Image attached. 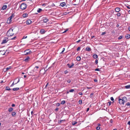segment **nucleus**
Segmentation results:
<instances>
[{"label":"nucleus","instance_id":"obj_1","mask_svg":"<svg viewBox=\"0 0 130 130\" xmlns=\"http://www.w3.org/2000/svg\"><path fill=\"white\" fill-rule=\"evenodd\" d=\"M13 29L11 28H10L7 31L6 33V35L7 36L10 37L13 36L14 33L13 32Z\"/></svg>","mask_w":130,"mask_h":130},{"label":"nucleus","instance_id":"obj_2","mask_svg":"<svg viewBox=\"0 0 130 130\" xmlns=\"http://www.w3.org/2000/svg\"><path fill=\"white\" fill-rule=\"evenodd\" d=\"M27 7V5L25 3H22L21 4L20 8L21 9L23 10L25 9Z\"/></svg>","mask_w":130,"mask_h":130},{"label":"nucleus","instance_id":"obj_3","mask_svg":"<svg viewBox=\"0 0 130 130\" xmlns=\"http://www.w3.org/2000/svg\"><path fill=\"white\" fill-rule=\"evenodd\" d=\"M67 66H68L69 68H71L74 66V64L72 62L70 64L69 63H68L67 64Z\"/></svg>","mask_w":130,"mask_h":130},{"label":"nucleus","instance_id":"obj_4","mask_svg":"<svg viewBox=\"0 0 130 130\" xmlns=\"http://www.w3.org/2000/svg\"><path fill=\"white\" fill-rule=\"evenodd\" d=\"M8 41V39L7 38H5L3 41L2 43H6Z\"/></svg>","mask_w":130,"mask_h":130},{"label":"nucleus","instance_id":"obj_5","mask_svg":"<svg viewBox=\"0 0 130 130\" xmlns=\"http://www.w3.org/2000/svg\"><path fill=\"white\" fill-rule=\"evenodd\" d=\"M25 22L27 25H29L32 22L30 20L28 19Z\"/></svg>","mask_w":130,"mask_h":130},{"label":"nucleus","instance_id":"obj_6","mask_svg":"<svg viewBox=\"0 0 130 130\" xmlns=\"http://www.w3.org/2000/svg\"><path fill=\"white\" fill-rule=\"evenodd\" d=\"M119 104H122L124 105V103L123 102L122 100L121 99H119Z\"/></svg>","mask_w":130,"mask_h":130},{"label":"nucleus","instance_id":"obj_7","mask_svg":"<svg viewBox=\"0 0 130 130\" xmlns=\"http://www.w3.org/2000/svg\"><path fill=\"white\" fill-rule=\"evenodd\" d=\"M30 59V58L29 56H27L25 59L24 61L26 62H27L29 61Z\"/></svg>","mask_w":130,"mask_h":130},{"label":"nucleus","instance_id":"obj_8","mask_svg":"<svg viewBox=\"0 0 130 130\" xmlns=\"http://www.w3.org/2000/svg\"><path fill=\"white\" fill-rule=\"evenodd\" d=\"M45 30L43 29H41L40 30V32L41 34H44L45 33Z\"/></svg>","mask_w":130,"mask_h":130},{"label":"nucleus","instance_id":"obj_9","mask_svg":"<svg viewBox=\"0 0 130 130\" xmlns=\"http://www.w3.org/2000/svg\"><path fill=\"white\" fill-rule=\"evenodd\" d=\"M11 19L9 17V18L7 20V23L9 24H10L11 22Z\"/></svg>","mask_w":130,"mask_h":130},{"label":"nucleus","instance_id":"obj_10","mask_svg":"<svg viewBox=\"0 0 130 130\" xmlns=\"http://www.w3.org/2000/svg\"><path fill=\"white\" fill-rule=\"evenodd\" d=\"M39 67L38 66H36L34 68V72H36L38 71V69H39Z\"/></svg>","mask_w":130,"mask_h":130},{"label":"nucleus","instance_id":"obj_11","mask_svg":"<svg viewBox=\"0 0 130 130\" xmlns=\"http://www.w3.org/2000/svg\"><path fill=\"white\" fill-rule=\"evenodd\" d=\"M123 101V102L124 103L125 102H126L127 101V99L125 96H124L122 98V99Z\"/></svg>","mask_w":130,"mask_h":130},{"label":"nucleus","instance_id":"obj_12","mask_svg":"<svg viewBox=\"0 0 130 130\" xmlns=\"http://www.w3.org/2000/svg\"><path fill=\"white\" fill-rule=\"evenodd\" d=\"M120 10V8L119 7H116L115 9V11L117 12H118Z\"/></svg>","mask_w":130,"mask_h":130},{"label":"nucleus","instance_id":"obj_13","mask_svg":"<svg viewBox=\"0 0 130 130\" xmlns=\"http://www.w3.org/2000/svg\"><path fill=\"white\" fill-rule=\"evenodd\" d=\"M93 57L95 59H96L98 58V56L96 54H94L93 55Z\"/></svg>","mask_w":130,"mask_h":130},{"label":"nucleus","instance_id":"obj_14","mask_svg":"<svg viewBox=\"0 0 130 130\" xmlns=\"http://www.w3.org/2000/svg\"><path fill=\"white\" fill-rule=\"evenodd\" d=\"M28 14L26 13H23L22 15V16L23 18L27 17L28 16Z\"/></svg>","mask_w":130,"mask_h":130},{"label":"nucleus","instance_id":"obj_15","mask_svg":"<svg viewBox=\"0 0 130 130\" xmlns=\"http://www.w3.org/2000/svg\"><path fill=\"white\" fill-rule=\"evenodd\" d=\"M32 53L31 51L30 50L28 52L26 53L25 54V55H28Z\"/></svg>","mask_w":130,"mask_h":130},{"label":"nucleus","instance_id":"obj_16","mask_svg":"<svg viewBox=\"0 0 130 130\" xmlns=\"http://www.w3.org/2000/svg\"><path fill=\"white\" fill-rule=\"evenodd\" d=\"M7 7V6L6 5H4L3 6L1 10H3L6 9Z\"/></svg>","mask_w":130,"mask_h":130},{"label":"nucleus","instance_id":"obj_17","mask_svg":"<svg viewBox=\"0 0 130 130\" xmlns=\"http://www.w3.org/2000/svg\"><path fill=\"white\" fill-rule=\"evenodd\" d=\"M66 5V3L65 2H62L60 4V5L62 7H63Z\"/></svg>","mask_w":130,"mask_h":130},{"label":"nucleus","instance_id":"obj_18","mask_svg":"<svg viewBox=\"0 0 130 130\" xmlns=\"http://www.w3.org/2000/svg\"><path fill=\"white\" fill-rule=\"evenodd\" d=\"M86 50L87 51H90L91 50V48L90 47H87L86 48Z\"/></svg>","mask_w":130,"mask_h":130},{"label":"nucleus","instance_id":"obj_19","mask_svg":"<svg viewBox=\"0 0 130 130\" xmlns=\"http://www.w3.org/2000/svg\"><path fill=\"white\" fill-rule=\"evenodd\" d=\"M19 89V88H13L12 90L14 91H17Z\"/></svg>","mask_w":130,"mask_h":130},{"label":"nucleus","instance_id":"obj_20","mask_svg":"<svg viewBox=\"0 0 130 130\" xmlns=\"http://www.w3.org/2000/svg\"><path fill=\"white\" fill-rule=\"evenodd\" d=\"M12 68V67L11 66H9L8 67H7L6 68V71H5V72L11 69Z\"/></svg>","mask_w":130,"mask_h":130},{"label":"nucleus","instance_id":"obj_21","mask_svg":"<svg viewBox=\"0 0 130 130\" xmlns=\"http://www.w3.org/2000/svg\"><path fill=\"white\" fill-rule=\"evenodd\" d=\"M48 21V19L47 18H45L43 20V21L45 23H46Z\"/></svg>","mask_w":130,"mask_h":130},{"label":"nucleus","instance_id":"obj_22","mask_svg":"<svg viewBox=\"0 0 130 130\" xmlns=\"http://www.w3.org/2000/svg\"><path fill=\"white\" fill-rule=\"evenodd\" d=\"M125 37L126 39H129L130 38V35L128 34H127L126 35Z\"/></svg>","mask_w":130,"mask_h":130},{"label":"nucleus","instance_id":"obj_23","mask_svg":"<svg viewBox=\"0 0 130 130\" xmlns=\"http://www.w3.org/2000/svg\"><path fill=\"white\" fill-rule=\"evenodd\" d=\"M77 60L78 61H79L81 60L80 57L79 56H78L76 58Z\"/></svg>","mask_w":130,"mask_h":130},{"label":"nucleus","instance_id":"obj_24","mask_svg":"<svg viewBox=\"0 0 130 130\" xmlns=\"http://www.w3.org/2000/svg\"><path fill=\"white\" fill-rule=\"evenodd\" d=\"M5 90H11V89H10L9 87L7 86L5 88Z\"/></svg>","mask_w":130,"mask_h":130},{"label":"nucleus","instance_id":"obj_25","mask_svg":"<svg viewBox=\"0 0 130 130\" xmlns=\"http://www.w3.org/2000/svg\"><path fill=\"white\" fill-rule=\"evenodd\" d=\"M13 110V108L12 107H10L8 109V111L10 112H11Z\"/></svg>","mask_w":130,"mask_h":130},{"label":"nucleus","instance_id":"obj_26","mask_svg":"<svg viewBox=\"0 0 130 130\" xmlns=\"http://www.w3.org/2000/svg\"><path fill=\"white\" fill-rule=\"evenodd\" d=\"M11 115H12L13 116H15V115H16V113L15 112H12L11 113Z\"/></svg>","mask_w":130,"mask_h":130},{"label":"nucleus","instance_id":"obj_27","mask_svg":"<svg viewBox=\"0 0 130 130\" xmlns=\"http://www.w3.org/2000/svg\"><path fill=\"white\" fill-rule=\"evenodd\" d=\"M94 93H93V92L91 93L90 95V98H93V95H94Z\"/></svg>","mask_w":130,"mask_h":130},{"label":"nucleus","instance_id":"obj_28","mask_svg":"<svg viewBox=\"0 0 130 130\" xmlns=\"http://www.w3.org/2000/svg\"><path fill=\"white\" fill-rule=\"evenodd\" d=\"M77 123V122L76 121H74L72 122V124L73 125H75Z\"/></svg>","mask_w":130,"mask_h":130},{"label":"nucleus","instance_id":"obj_29","mask_svg":"<svg viewBox=\"0 0 130 130\" xmlns=\"http://www.w3.org/2000/svg\"><path fill=\"white\" fill-rule=\"evenodd\" d=\"M66 103L65 101L64 100H63L61 101L60 104H64Z\"/></svg>","mask_w":130,"mask_h":130},{"label":"nucleus","instance_id":"obj_30","mask_svg":"<svg viewBox=\"0 0 130 130\" xmlns=\"http://www.w3.org/2000/svg\"><path fill=\"white\" fill-rule=\"evenodd\" d=\"M15 16L14 14V13L12 14L9 17V18L11 19H12V18L14 17Z\"/></svg>","mask_w":130,"mask_h":130},{"label":"nucleus","instance_id":"obj_31","mask_svg":"<svg viewBox=\"0 0 130 130\" xmlns=\"http://www.w3.org/2000/svg\"><path fill=\"white\" fill-rule=\"evenodd\" d=\"M125 88L126 89H129L130 88V85H129L125 86Z\"/></svg>","mask_w":130,"mask_h":130},{"label":"nucleus","instance_id":"obj_32","mask_svg":"<svg viewBox=\"0 0 130 130\" xmlns=\"http://www.w3.org/2000/svg\"><path fill=\"white\" fill-rule=\"evenodd\" d=\"M42 10V9L41 8H39L37 11L38 13H40L41 11Z\"/></svg>","mask_w":130,"mask_h":130},{"label":"nucleus","instance_id":"obj_33","mask_svg":"<svg viewBox=\"0 0 130 130\" xmlns=\"http://www.w3.org/2000/svg\"><path fill=\"white\" fill-rule=\"evenodd\" d=\"M74 91V90L73 89H71L69 90V92H73Z\"/></svg>","mask_w":130,"mask_h":130},{"label":"nucleus","instance_id":"obj_34","mask_svg":"<svg viewBox=\"0 0 130 130\" xmlns=\"http://www.w3.org/2000/svg\"><path fill=\"white\" fill-rule=\"evenodd\" d=\"M116 15L118 17H119L121 15V14L120 12H118Z\"/></svg>","mask_w":130,"mask_h":130},{"label":"nucleus","instance_id":"obj_35","mask_svg":"<svg viewBox=\"0 0 130 130\" xmlns=\"http://www.w3.org/2000/svg\"><path fill=\"white\" fill-rule=\"evenodd\" d=\"M122 38V36H120L119 37H118V40H120Z\"/></svg>","mask_w":130,"mask_h":130},{"label":"nucleus","instance_id":"obj_36","mask_svg":"<svg viewBox=\"0 0 130 130\" xmlns=\"http://www.w3.org/2000/svg\"><path fill=\"white\" fill-rule=\"evenodd\" d=\"M29 50V49H27L25 51H24V52L25 53V54L26 53L28 52Z\"/></svg>","mask_w":130,"mask_h":130},{"label":"nucleus","instance_id":"obj_37","mask_svg":"<svg viewBox=\"0 0 130 130\" xmlns=\"http://www.w3.org/2000/svg\"><path fill=\"white\" fill-rule=\"evenodd\" d=\"M17 84V83L14 84V82H13L12 84L10 86V87H12L13 86H14V85L16 84Z\"/></svg>","mask_w":130,"mask_h":130},{"label":"nucleus","instance_id":"obj_38","mask_svg":"<svg viewBox=\"0 0 130 130\" xmlns=\"http://www.w3.org/2000/svg\"><path fill=\"white\" fill-rule=\"evenodd\" d=\"M126 105L128 106H130V103H129V102L127 103L126 104Z\"/></svg>","mask_w":130,"mask_h":130},{"label":"nucleus","instance_id":"obj_39","mask_svg":"<svg viewBox=\"0 0 130 130\" xmlns=\"http://www.w3.org/2000/svg\"><path fill=\"white\" fill-rule=\"evenodd\" d=\"M78 102L79 104H82V101L81 100H80Z\"/></svg>","mask_w":130,"mask_h":130},{"label":"nucleus","instance_id":"obj_40","mask_svg":"<svg viewBox=\"0 0 130 130\" xmlns=\"http://www.w3.org/2000/svg\"><path fill=\"white\" fill-rule=\"evenodd\" d=\"M95 63L96 64H98V60L96 59L95 61Z\"/></svg>","mask_w":130,"mask_h":130},{"label":"nucleus","instance_id":"obj_41","mask_svg":"<svg viewBox=\"0 0 130 130\" xmlns=\"http://www.w3.org/2000/svg\"><path fill=\"white\" fill-rule=\"evenodd\" d=\"M56 106H59L60 105V104L59 103H57L56 105Z\"/></svg>","mask_w":130,"mask_h":130},{"label":"nucleus","instance_id":"obj_42","mask_svg":"<svg viewBox=\"0 0 130 130\" xmlns=\"http://www.w3.org/2000/svg\"><path fill=\"white\" fill-rule=\"evenodd\" d=\"M100 128L99 126H97L96 128V129L97 130H99L100 129Z\"/></svg>","mask_w":130,"mask_h":130},{"label":"nucleus","instance_id":"obj_43","mask_svg":"<svg viewBox=\"0 0 130 130\" xmlns=\"http://www.w3.org/2000/svg\"><path fill=\"white\" fill-rule=\"evenodd\" d=\"M125 6L128 9H130V5L129 6H127V5H125Z\"/></svg>","mask_w":130,"mask_h":130},{"label":"nucleus","instance_id":"obj_44","mask_svg":"<svg viewBox=\"0 0 130 130\" xmlns=\"http://www.w3.org/2000/svg\"><path fill=\"white\" fill-rule=\"evenodd\" d=\"M95 71H100V70L99 69L97 68L96 69H95Z\"/></svg>","mask_w":130,"mask_h":130},{"label":"nucleus","instance_id":"obj_45","mask_svg":"<svg viewBox=\"0 0 130 130\" xmlns=\"http://www.w3.org/2000/svg\"><path fill=\"white\" fill-rule=\"evenodd\" d=\"M71 82V80L70 79H68L67 81V83H70Z\"/></svg>","mask_w":130,"mask_h":130},{"label":"nucleus","instance_id":"obj_46","mask_svg":"<svg viewBox=\"0 0 130 130\" xmlns=\"http://www.w3.org/2000/svg\"><path fill=\"white\" fill-rule=\"evenodd\" d=\"M68 30V29H66V30H65L63 32V33H65V32H66Z\"/></svg>","mask_w":130,"mask_h":130},{"label":"nucleus","instance_id":"obj_47","mask_svg":"<svg viewBox=\"0 0 130 130\" xmlns=\"http://www.w3.org/2000/svg\"><path fill=\"white\" fill-rule=\"evenodd\" d=\"M80 47H78L77 48V51H78L80 49Z\"/></svg>","mask_w":130,"mask_h":130},{"label":"nucleus","instance_id":"obj_48","mask_svg":"<svg viewBox=\"0 0 130 130\" xmlns=\"http://www.w3.org/2000/svg\"><path fill=\"white\" fill-rule=\"evenodd\" d=\"M27 36H24L23 37L22 39H26L27 38Z\"/></svg>","mask_w":130,"mask_h":130},{"label":"nucleus","instance_id":"obj_49","mask_svg":"<svg viewBox=\"0 0 130 130\" xmlns=\"http://www.w3.org/2000/svg\"><path fill=\"white\" fill-rule=\"evenodd\" d=\"M65 49L64 48H63L62 49V51L60 53H63V52L64 51Z\"/></svg>","mask_w":130,"mask_h":130},{"label":"nucleus","instance_id":"obj_50","mask_svg":"<svg viewBox=\"0 0 130 130\" xmlns=\"http://www.w3.org/2000/svg\"><path fill=\"white\" fill-rule=\"evenodd\" d=\"M16 38V37L15 36V37H14L13 38H11V39L12 40H14L15 39V38Z\"/></svg>","mask_w":130,"mask_h":130},{"label":"nucleus","instance_id":"obj_51","mask_svg":"<svg viewBox=\"0 0 130 130\" xmlns=\"http://www.w3.org/2000/svg\"><path fill=\"white\" fill-rule=\"evenodd\" d=\"M110 100L112 101H113L114 100V99L113 98V97H111L110 98Z\"/></svg>","mask_w":130,"mask_h":130},{"label":"nucleus","instance_id":"obj_52","mask_svg":"<svg viewBox=\"0 0 130 130\" xmlns=\"http://www.w3.org/2000/svg\"><path fill=\"white\" fill-rule=\"evenodd\" d=\"M111 102L110 101V102H108V103L109 104L108 105H109V106L111 104Z\"/></svg>","mask_w":130,"mask_h":130},{"label":"nucleus","instance_id":"obj_53","mask_svg":"<svg viewBox=\"0 0 130 130\" xmlns=\"http://www.w3.org/2000/svg\"><path fill=\"white\" fill-rule=\"evenodd\" d=\"M68 12H65L64 13H63V15H66L67 14H68Z\"/></svg>","mask_w":130,"mask_h":130},{"label":"nucleus","instance_id":"obj_54","mask_svg":"<svg viewBox=\"0 0 130 130\" xmlns=\"http://www.w3.org/2000/svg\"><path fill=\"white\" fill-rule=\"evenodd\" d=\"M59 110V108H56L55 110V111H57Z\"/></svg>","mask_w":130,"mask_h":130},{"label":"nucleus","instance_id":"obj_55","mask_svg":"<svg viewBox=\"0 0 130 130\" xmlns=\"http://www.w3.org/2000/svg\"><path fill=\"white\" fill-rule=\"evenodd\" d=\"M110 121L111 123H112L113 122V120L112 119H111L110 120Z\"/></svg>","mask_w":130,"mask_h":130},{"label":"nucleus","instance_id":"obj_56","mask_svg":"<svg viewBox=\"0 0 130 130\" xmlns=\"http://www.w3.org/2000/svg\"><path fill=\"white\" fill-rule=\"evenodd\" d=\"M15 106V105L14 104H12L11 105V106L12 107H14Z\"/></svg>","mask_w":130,"mask_h":130},{"label":"nucleus","instance_id":"obj_57","mask_svg":"<svg viewBox=\"0 0 130 130\" xmlns=\"http://www.w3.org/2000/svg\"><path fill=\"white\" fill-rule=\"evenodd\" d=\"M80 95H83V93L81 92H79L78 93Z\"/></svg>","mask_w":130,"mask_h":130},{"label":"nucleus","instance_id":"obj_58","mask_svg":"<svg viewBox=\"0 0 130 130\" xmlns=\"http://www.w3.org/2000/svg\"><path fill=\"white\" fill-rule=\"evenodd\" d=\"M68 72L66 70L64 72V74H66Z\"/></svg>","mask_w":130,"mask_h":130},{"label":"nucleus","instance_id":"obj_59","mask_svg":"<svg viewBox=\"0 0 130 130\" xmlns=\"http://www.w3.org/2000/svg\"><path fill=\"white\" fill-rule=\"evenodd\" d=\"M106 33V32H102V35H104Z\"/></svg>","mask_w":130,"mask_h":130},{"label":"nucleus","instance_id":"obj_60","mask_svg":"<svg viewBox=\"0 0 130 130\" xmlns=\"http://www.w3.org/2000/svg\"><path fill=\"white\" fill-rule=\"evenodd\" d=\"M127 124L130 125V121H129L127 122Z\"/></svg>","mask_w":130,"mask_h":130},{"label":"nucleus","instance_id":"obj_61","mask_svg":"<svg viewBox=\"0 0 130 130\" xmlns=\"http://www.w3.org/2000/svg\"><path fill=\"white\" fill-rule=\"evenodd\" d=\"M94 81L96 82H97V80L96 79H95L94 80Z\"/></svg>","mask_w":130,"mask_h":130},{"label":"nucleus","instance_id":"obj_62","mask_svg":"<svg viewBox=\"0 0 130 130\" xmlns=\"http://www.w3.org/2000/svg\"><path fill=\"white\" fill-rule=\"evenodd\" d=\"M81 41V40H79L78 41H77V43H78L79 42Z\"/></svg>","mask_w":130,"mask_h":130},{"label":"nucleus","instance_id":"obj_63","mask_svg":"<svg viewBox=\"0 0 130 130\" xmlns=\"http://www.w3.org/2000/svg\"><path fill=\"white\" fill-rule=\"evenodd\" d=\"M48 83H47L46 85L45 86V87L46 88L47 86H48Z\"/></svg>","mask_w":130,"mask_h":130},{"label":"nucleus","instance_id":"obj_64","mask_svg":"<svg viewBox=\"0 0 130 130\" xmlns=\"http://www.w3.org/2000/svg\"><path fill=\"white\" fill-rule=\"evenodd\" d=\"M128 29L130 31V26H129L128 28Z\"/></svg>","mask_w":130,"mask_h":130}]
</instances>
